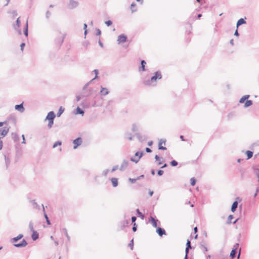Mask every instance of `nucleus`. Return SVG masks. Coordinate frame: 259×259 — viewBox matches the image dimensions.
Listing matches in <instances>:
<instances>
[{
  "mask_svg": "<svg viewBox=\"0 0 259 259\" xmlns=\"http://www.w3.org/2000/svg\"><path fill=\"white\" fill-rule=\"evenodd\" d=\"M118 168V165H115L113 167V168H112L111 171L112 172L115 171V170H116Z\"/></svg>",
  "mask_w": 259,
  "mask_h": 259,
  "instance_id": "nucleus-62",
  "label": "nucleus"
},
{
  "mask_svg": "<svg viewBox=\"0 0 259 259\" xmlns=\"http://www.w3.org/2000/svg\"><path fill=\"white\" fill-rule=\"evenodd\" d=\"M128 245L131 248V250L133 249V248H134V239H132L130 241Z\"/></svg>",
  "mask_w": 259,
  "mask_h": 259,
  "instance_id": "nucleus-47",
  "label": "nucleus"
},
{
  "mask_svg": "<svg viewBox=\"0 0 259 259\" xmlns=\"http://www.w3.org/2000/svg\"><path fill=\"white\" fill-rule=\"evenodd\" d=\"M186 248L191 249L192 246L191 245V241L189 239L187 240V243H186Z\"/></svg>",
  "mask_w": 259,
  "mask_h": 259,
  "instance_id": "nucleus-48",
  "label": "nucleus"
},
{
  "mask_svg": "<svg viewBox=\"0 0 259 259\" xmlns=\"http://www.w3.org/2000/svg\"><path fill=\"white\" fill-rule=\"evenodd\" d=\"M85 97H86L85 93H83L80 95H78L76 96V101L78 102L80 100H82Z\"/></svg>",
  "mask_w": 259,
  "mask_h": 259,
  "instance_id": "nucleus-33",
  "label": "nucleus"
},
{
  "mask_svg": "<svg viewBox=\"0 0 259 259\" xmlns=\"http://www.w3.org/2000/svg\"><path fill=\"white\" fill-rule=\"evenodd\" d=\"M109 169H106L104 170L103 171V172H102V175L103 176L106 177L107 175V174L109 172Z\"/></svg>",
  "mask_w": 259,
  "mask_h": 259,
  "instance_id": "nucleus-54",
  "label": "nucleus"
},
{
  "mask_svg": "<svg viewBox=\"0 0 259 259\" xmlns=\"http://www.w3.org/2000/svg\"><path fill=\"white\" fill-rule=\"evenodd\" d=\"M20 23H21V21L20 20V17H19L17 18L16 21V24H13V28L17 31L19 35L22 34V31H21V29H19V27L20 26Z\"/></svg>",
  "mask_w": 259,
  "mask_h": 259,
  "instance_id": "nucleus-3",
  "label": "nucleus"
},
{
  "mask_svg": "<svg viewBox=\"0 0 259 259\" xmlns=\"http://www.w3.org/2000/svg\"><path fill=\"white\" fill-rule=\"evenodd\" d=\"M80 105L84 108H88L90 107L91 104L90 101H88L86 97H85L82 99Z\"/></svg>",
  "mask_w": 259,
  "mask_h": 259,
  "instance_id": "nucleus-7",
  "label": "nucleus"
},
{
  "mask_svg": "<svg viewBox=\"0 0 259 259\" xmlns=\"http://www.w3.org/2000/svg\"><path fill=\"white\" fill-rule=\"evenodd\" d=\"M236 253L237 251L235 250V249H232L230 254V256L231 258V259H234L235 257Z\"/></svg>",
  "mask_w": 259,
  "mask_h": 259,
  "instance_id": "nucleus-34",
  "label": "nucleus"
},
{
  "mask_svg": "<svg viewBox=\"0 0 259 259\" xmlns=\"http://www.w3.org/2000/svg\"><path fill=\"white\" fill-rule=\"evenodd\" d=\"M113 187H116L118 185V179L116 178H112L110 179Z\"/></svg>",
  "mask_w": 259,
  "mask_h": 259,
  "instance_id": "nucleus-23",
  "label": "nucleus"
},
{
  "mask_svg": "<svg viewBox=\"0 0 259 259\" xmlns=\"http://www.w3.org/2000/svg\"><path fill=\"white\" fill-rule=\"evenodd\" d=\"M128 161L126 159H124L119 167V170L120 171H123L127 168V166L128 165Z\"/></svg>",
  "mask_w": 259,
  "mask_h": 259,
  "instance_id": "nucleus-12",
  "label": "nucleus"
},
{
  "mask_svg": "<svg viewBox=\"0 0 259 259\" xmlns=\"http://www.w3.org/2000/svg\"><path fill=\"white\" fill-rule=\"evenodd\" d=\"M63 231L65 235L67 237L68 241L69 242L70 240V236H69V235H68V234L67 233V229L66 228H64V229H63Z\"/></svg>",
  "mask_w": 259,
  "mask_h": 259,
  "instance_id": "nucleus-36",
  "label": "nucleus"
},
{
  "mask_svg": "<svg viewBox=\"0 0 259 259\" xmlns=\"http://www.w3.org/2000/svg\"><path fill=\"white\" fill-rule=\"evenodd\" d=\"M146 64V62L145 60H142L141 61V66L139 67V71H145L146 70L145 65Z\"/></svg>",
  "mask_w": 259,
  "mask_h": 259,
  "instance_id": "nucleus-22",
  "label": "nucleus"
},
{
  "mask_svg": "<svg viewBox=\"0 0 259 259\" xmlns=\"http://www.w3.org/2000/svg\"><path fill=\"white\" fill-rule=\"evenodd\" d=\"M12 135L13 139H14V141L15 142H16L19 140V137L16 134L12 133Z\"/></svg>",
  "mask_w": 259,
  "mask_h": 259,
  "instance_id": "nucleus-37",
  "label": "nucleus"
},
{
  "mask_svg": "<svg viewBox=\"0 0 259 259\" xmlns=\"http://www.w3.org/2000/svg\"><path fill=\"white\" fill-rule=\"evenodd\" d=\"M164 173V171L163 170H161V169H159L157 171V175L159 176H161Z\"/></svg>",
  "mask_w": 259,
  "mask_h": 259,
  "instance_id": "nucleus-60",
  "label": "nucleus"
},
{
  "mask_svg": "<svg viewBox=\"0 0 259 259\" xmlns=\"http://www.w3.org/2000/svg\"><path fill=\"white\" fill-rule=\"evenodd\" d=\"M6 167L8 168L10 164V159L9 153L4 154Z\"/></svg>",
  "mask_w": 259,
  "mask_h": 259,
  "instance_id": "nucleus-16",
  "label": "nucleus"
},
{
  "mask_svg": "<svg viewBox=\"0 0 259 259\" xmlns=\"http://www.w3.org/2000/svg\"><path fill=\"white\" fill-rule=\"evenodd\" d=\"M196 180L195 178L193 177L190 179V183L192 186H195L196 184Z\"/></svg>",
  "mask_w": 259,
  "mask_h": 259,
  "instance_id": "nucleus-44",
  "label": "nucleus"
},
{
  "mask_svg": "<svg viewBox=\"0 0 259 259\" xmlns=\"http://www.w3.org/2000/svg\"><path fill=\"white\" fill-rule=\"evenodd\" d=\"M39 237V234L36 231H33L31 235V238L33 241H35Z\"/></svg>",
  "mask_w": 259,
  "mask_h": 259,
  "instance_id": "nucleus-27",
  "label": "nucleus"
},
{
  "mask_svg": "<svg viewBox=\"0 0 259 259\" xmlns=\"http://www.w3.org/2000/svg\"><path fill=\"white\" fill-rule=\"evenodd\" d=\"M156 232L160 237H162L163 235L166 234L165 230L160 227H157Z\"/></svg>",
  "mask_w": 259,
  "mask_h": 259,
  "instance_id": "nucleus-15",
  "label": "nucleus"
},
{
  "mask_svg": "<svg viewBox=\"0 0 259 259\" xmlns=\"http://www.w3.org/2000/svg\"><path fill=\"white\" fill-rule=\"evenodd\" d=\"M195 12L192 13L191 16L188 19L187 23L190 25V28H192V24L193 22H194L196 19V16H194Z\"/></svg>",
  "mask_w": 259,
  "mask_h": 259,
  "instance_id": "nucleus-13",
  "label": "nucleus"
},
{
  "mask_svg": "<svg viewBox=\"0 0 259 259\" xmlns=\"http://www.w3.org/2000/svg\"><path fill=\"white\" fill-rule=\"evenodd\" d=\"M234 218V216L232 214H230L228 216L227 223V224H231L232 223L231 221Z\"/></svg>",
  "mask_w": 259,
  "mask_h": 259,
  "instance_id": "nucleus-41",
  "label": "nucleus"
},
{
  "mask_svg": "<svg viewBox=\"0 0 259 259\" xmlns=\"http://www.w3.org/2000/svg\"><path fill=\"white\" fill-rule=\"evenodd\" d=\"M246 23V21L244 19L240 18L237 22L236 27H237V28H238L239 26H240V25H241L242 24H245Z\"/></svg>",
  "mask_w": 259,
  "mask_h": 259,
  "instance_id": "nucleus-25",
  "label": "nucleus"
},
{
  "mask_svg": "<svg viewBox=\"0 0 259 259\" xmlns=\"http://www.w3.org/2000/svg\"><path fill=\"white\" fill-rule=\"evenodd\" d=\"M253 104V102L252 100H247V101L244 103V108H247Z\"/></svg>",
  "mask_w": 259,
  "mask_h": 259,
  "instance_id": "nucleus-31",
  "label": "nucleus"
},
{
  "mask_svg": "<svg viewBox=\"0 0 259 259\" xmlns=\"http://www.w3.org/2000/svg\"><path fill=\"white\" fill-rule=\"evenodd\" d=\"M249 97H250V95H244L240 98L239 102L240 103H245V101H246L247 100H248Z\"/></svg>",
  "mask_w": 259,
  "mask_h": 259,
  "instance_id": "nucleus-26",
  "label": "nucleus"
},
{
  "mask_svg": "<svg viewBox=\"0 0 259 259\" xmlns=\"http://www.w3.org/2000/svg\"><path fill=\"white\" fill-rule=\"evenodd\" d=\"M109 92L106 88L101 87L100 95L101 96H106L109 94Z\"/></svg>",
  "mask_w": 259,
  "mask_h": 259,
  "instance_id": "nucleus-20",
  "label": "nucleus"
},
{
  "mask_svg": "<svg viewBox=\"0 0 259 259\" xmlns=\"http://www.w3.org/2000/svg\"><path fill=\"white\" fill-rule=\"evenodd\" d=\"M245 154L247 157V159H249L252 157L253 152L250 150H247L245 152Z\"/></svg>",
  "mask_w": 259,
  "mask_h": 259,
  "instance_id": "nucleus-30",
  "label": "nucleus"
},
{
  "mask_svg": "<svg viewBox=\"0 0 259 259\" xmlns=\"http://www.w3.org/2000/svg\"><path fill=\"white\" fill-rule=\"evenodd\" d=\"M15 109L19 111L20 113H23L25 111V108L23 106V102L20 104L16 105L15 106Z\"/></svg>",
  "mask_w": 259,
  "mask_h": 259,
  "instance_id": "nucleus-14",
  "label": "nucleus"
},
{
  "mask_svg": "<svg viewBox=\"0 0 259 259\" xmlns=\"http://www.w3.org/2000/svg\"><path fill=\"white\" fill-rule=\"evenodd\" d=\"M93 92V89H90L88 91V93L87 94H85L86 97L90 95H91Z\"/></svg>",
  "mask_w": 259,
  "mask_h": 259,
  "instance_id": "nucleus-61",
  "label": "nucleus"
},
{
  "mask_svg": "<svg viewBox=\"0 0 259 259\" xmlns=\"http://www.w3.org/2000/svg\"><path fill=\"white\" fill-rule=\"evenodd\" d=\"M131 161L134 162L135 163H138L140 160V158H137V157H132L130 158Z\"/></svg>",
  "mask_w": 259,
  "mask_h": 259,
  "instance_id": "nucleus-38",
  "label": "nucleus"
},
{
  "mask_svg": "<svg viewBox=\"0 0 259 259\" xmlns=\"http://www.w3.org/2000/svg\"><path fill=\"white\" fill-rule=\"evenodd\" d=\"M92 81V80H91L90 81H89V82L87 83L82 88V90L83 91H85L87 89L89 84Z\"/></svg>",
  "mask_w": 259,
  "mask_h": 259,
  "instance_id": "nucleus-55",
  "label": "nucleus"
},
{
  "mask_svg": "<svg viewBox=\"0 0 259 259\" xmlns=\"http://www.w3.org/2000/svg\"><path fill=\"white\" fill-rule=\"evenodd\" d=\"M200 247L201 249H204V252H206L208 251V248L206 246H205V245H202L201 244V246H200Z\"/></svg>",
  "mask_w": 259,
  "mask_h": 259,
  "instance_id": "nucleus-59",
  "label": "nucleus"
},
{
  "mask_svg": "<svg viewBox=\"0 0 259 259\" xmlns=\"http://www.w3.org/2000/svg\"><path fill=\"white\" fill-rule=\"evenodd\" d=\"M64 108L62 106H60L58 113H57V116L60 117L61 114L64 112Z\"/></svg>",
  "mask_w": 259,
  "mask_h": 259,
  "instance_id": "nucleus-35",
  "label": "nucleus"
},
{
  "mask_svg": "<svg viewBox=\"0 0 259 259\" xmlns=\"http://www.w3.org/2000/svg\"><path fill=\"white\" fill-rule=\"evenodd\" d=\"M78 6V3L74 0H70L68 5L69 9H73L76 8Z\"/></svg>",
  "mask_w": 259,
  "mask_h": 259,
  "instance_id": "nucleus-8",
  "label": "nucleus"
},
{
  "mask_svg": "<svg viewBox=\"0 0 259 259\" xmlns=\"http://www.w3.org/2000/svg\"><path fill=\"white\" fill-rule=\"evenodd\" d=\"M136 213L138 217L140 218L142 220H144L145 218V215L143 214L139 208L136 209Z\"/></svg>",
  "mask_w": 259,
  "mask_h": 259,
  "instance_id": "nucleus-29",
  "label": "nucleus"
},
{
  "mask_svg": "<svg viewBox=\"0 0 259 259\" xmlns=\"http://www.w3.org/2000/svg\"><path fill=\"white\" fill-rule=\"evenodd\" d=\"M128 221L127 220H124V221L122 222V228H123L124 227L128 225Z\"/></svg>",
  "mask_w": 259,
  "mask_h": 259,
  "instance_id": "nucleus-52",
  "label": "nucleus"
},
{
  "mask_svg": "<svg viewBox=\"0 0 259 259\" xmlns=\"http://www.w3.org/2000/svg\"><path fill=\"white\" fill-rule=\"evenodd\" d=\"M16 155L20 156L22 154L21 150L19 149L17 146H16Z\"/></svg>",
  "mask_w": 259,
  "mask_h": 259,
  "instance_id": "nucleus-46",
  "label": "nucleus"
},
{
  "mask_svg": "<svg viewBox=\"0 0 259 259\" xmlns=\"http://www.w3.org/2000/svg\"><path fill=\"white\" fill-rule=\"evenodd\" d=\"M143 151H137L135 154V157H137V158H140V159L144 155Z\"/></svg>",
  "mask_w": 259,
  "mask_h": 259,
  "instance_id": "nucleus-32",
  "label": "nucleus"
},
{
  "mask_svg": "<svg viewBox=\"0 0 259 259\" xmlns=\"http://www.w3.org/2000/svg\"><path fill=\"white\" fill-rule=\"evenodd\" d=\"M23 236H24L23 234H20L17 237L11 238L10 242L12 243H14L13 245L16 247L21 248L25 247L28 244V243L24 239H23L20 243H16L19 240L21 239Z\"/></svg>",
  "mask_w": 259,
  "mask_h": 259,
  "instance_id": "nucleus-2",
  "label": "nucleus"
},
{
  "mask_svg": "<svg viewBox=\"0 0 259 259\" xmlns=\"http://www.w3.org/2000/svg\"><path fill=\"white\" fill-rule=\"evenodd\" d=\"M51 16V13L49 11H47L46 13V17L47 19H49Z\"/></svg>",
  "mask_w": 259,
  "mask_h": 259,
  "instance_id": "nucleus-53",
  "label": "nucleus"
},
{
  "mask_svg": "<svg viewBox=\"0 0 259 259\" xmlns=\"http://www.w3.org/2000/svg\"><path fill=\"white\" fill-rule=\"evenodd\" d=\"M124 137L125 139H128L130 141H132L133 139V136L132 135V134L130 132H126L124 134Z\"/></svg>",
  "mask_w": 259,
  "mask_h": 259,
  "instance_id": "nucleus-28",
  "label": "nucleus"
},
{
  "mask_svg": "<svg viewBox=\"0 0 259 259\" xmlns=\"http://www.w3.org/2000/svg\"><path fill=\"white\" fill-rule=\"evenodd\" d=\"M29 202L31 204L33 209H36L38 210H40V206L37 204V203L35 201V200L29 199Z\"/></svg>",
  "mask_w": 259,
  "mask_h": 259,
  "instance_id": "nucleus-11",
  "label": "nucleus"
},
{
  "mask_svg": "<svg viewBox=\"0 0 259 259\" xmlns=\"http://www.w3.org/2000/svg\"><path fill=\"white\" fill-rule=\"evenodd\" d=\"M29 228L30 230L32 232L35 231L33 228V224L32 222H30L29 223Z\"/></svg>",
  "mask_w": 259,
  "mask_h": 259,
  "instance_id": "nucleus-50",
  "label": "nucleus"
},
{
  "mask_svg": "<svg viewBox=\"0 0 259 259\" xmlns=\"http://www.w3.org/2000/svg\"><path fill=\"white\" fill-rule=\"evenodd\" d=\"M170 164L172 166H176L178 165V162L175 160H172L170 162Z\"/></svg>",
  "mask_w": 259,
  "mask_h": 259,
  "instance_id": "nucleus-43",
  "label": "nucleus"
},
{
  "mask_svg": "<svg viewBox=\"0 0 259 259\" xmlns=\"http://www.w3.org/2000/svg\"><path fill=\"white\" fill-rule=\"evenodd\" d=\"M158 149L161 150H166V148L165 147L162 146V142H159L158 143Z\"/></svg>",
  "mask_w": 259,
  "mask_h": 259,
  "instance_id": "nucleus-40",
  "label": "nucleus"
},
{
  "mask_svg": "<svg viewBox=\"0 0 259 259\" xmlns=\"http://www.w3.org/2000/svg\"><path fill=\"white\" fill-rule=\"evenodd\" d=\"M127 40V37L124 34H121L118 36L117 41L118 44L124 43Z\"/></svg>",
  "mask_w": 259,
  "mask_h": 259,
  "instance_id": "nucleus-5",
  "label": "nucleus"
},
{
  "mask_svg": "<svg viewBox=\"0 0 259 259\" xmlns=\"http://www.w3.org/2000/svg\"><path fill=\"white\" fill-rule=\"evenodd\" d=\"M9 131V128L4 127L3 129H0V135L2 136L3 137L6 136Z\"/></svg>",
  "mask_w": 259,
  "mask_h": 259,
  "instance_id": "nucleus-17",
  "label": "nucleus"
},
{
  "mask_svg": "<svg viewBox=\"0 0 259 259\" xmlns=\"http://www.w3.org/2000/svg\"><path fill=\"white\" fill-rule=\"evenodd\" d=\"M93 72H94V73L96 74V75H95V77L93 79H92V81H93V80L95 79H97V78L98 77V73H99V71H98V69H95V70L93 71Z\"/></svg>",
  "mask_w": 259,
  "mask_h": 259,
  "instance_id": "nucleus-51",
  "label": "nucleus"
},
{
  "mask_svg": "<svg viewBox=\"0 0 259 259\" xmlns=\"http://www.w3.org/2000/svg\"><path fill=\"white\" fill-rule=\"evenodd\" d=\"M53 124H54V121H51V120L49 121V123H48V125L49 128H51L52 127Z\"/></svg>",
  "mask_w": 259,
  "mask_h": 259,
  "instance_id": "nucleus-64",
  "label": "nucleus"
},
{
  "mask_svg": "<svg viewBox=\"0 0 259 259\" xmlns=\"http://www.w3.org/2000/svg\"><path fill=\"white\" fill-rule=\"evenodd\" d=\"M41 207H42V211L44 212V217L46 220V222L47 223L48 225H51V222L49 219V217L48 216V215L47 214L46 211H45V207H44V205L43 204H41Z\"/></svg>",
  "mask_w": 259,
  "mask_h": 259,
  "instance_id": "nucleus-19",
  "label": "nucleus"
},
{
  "mask_svg": "<svg viewBox=\"0 0 259 259\" xmlns=\"http://www.w3.org/2000/svg\"><path fill=\"white\" fill-rule=\"evenodd\" d=\"M162 78V74L160 71H157L154 73L153 75L150 78L144 81L143 83L147 86H155L157 79Z\"/></svg>",
  "mask_w": 259,
  "mask_h": 259,
  "instance_id": "nucleus-1",
  "label": "nucleus"
},
{
  "mask_svg": "<svg viewBox=\"0 0 259 259\" xmlns=\"http://www.w3.org/2000/svg\"><path fill=\"white\" fill-rule=\"evenodd\" d=\"M74 113L75 115L80 114L82 116H83L84 114V111L83 109H82L81 108L78 106L74 111Z\"/></svg>",
  "mask_w": 259,
  "mask_h": 259,
  "instance_id": "nucleus-18",
  "label": "nucleus"
},
{
  "mask_svg": "<svg viewBox=\"0 0 259 259\" xmlns=\"http://www.w3.org/2000/svg\"><path fill=\"white\" fill-rule=\"evenodd\" d=\"M23 32L26 37H27L28 35V21H26V23L25 25L24 29H23Z\"/></svg>",
  "mask_w": 259,
  "mask_h": 259,
  "instance_id": "nucleus-24",
  "label": "nucleus"
},
{
  "mask_svg": "<svg viewBox=\"0 0 259 259\" xmlns=\"http://www.w3.org/2000/svg\"><path fill=\"white\" fill-rule=\"evenodd\" d=\"M136 136L138 138V140L141 142L146 140L147 139L145 136H142L139 133H136Z\"/></svg>",
  "mask_w": 259,
  "mask_h": 259,
  "instance_id": "nucleus-21",
  "label": "nucleus"
},
{
  "mask_svg": "<svg viewBox=\"0 0 259 259\" xmlns=\"http://www.w3.org/2000/svg\"><path fill=\"white\" fill-rule=\"evenodd\" d=\"M128 181L130 182H131V183L133 184V183H135L137 181V180H136V179L129 178Z\"/></svg>",
  "mask_w": 259,
  "mask_h": 259,
  "instance_id": "nucleus-63",
  "label": "nucleus"
},
{
  "mask_svg": "<svg viewBox=\"0 0 259 259\" xmlns=\"http://www.w3.org/2000/svg\"><path fill=\"white\" fill-rule=\"evenodd\" d=\"M149 223H150L152 226L155 227V228H156L158 227H157V223H160V222H159V221L156 219H155L154 218H153V217L152 216H150L149 219Z\"/></svg>",
  "mask_w": 259,
  "mask_h": 259,
  "instance_id": "nucleus-10",
  "label": "nucleus"
},
{
  "mask_svg": "<svg viewBox=\"0 0 259 259\" xmlns=\"http://www.w3.org/2000/svg\"><path fill=\"white\" fill-rule=\"evenodd\" d=\"M132 230H133V232H134L137 230V225L136 223L133 224Z\"/></svg>",
  "mask_w": 259,
  "mask_h": 259,
  "instance_id": "nucleus-58",
  "label": "nucleus"
},
{
  "mask_svg": "<svg viewBox=\"0 0 259 259\" xmlns=\"http://www.w3.org/2000/svg\"><path fill=\"white\" fill-rule=\"evenodd\" d=\"M55 117L56 115L54 111H50L48 113V115L45 118V120L54 121Z\"/></svg>",
  "mask_w": 259,
  "mask_h": 259,
  "instance_id": "nucleus-9",
  "label": "nucleus"
},
{
  "mask_svg": "<svg viewBox=\"0 0 259 259\" xmlns=\"http://www.w3.org/2000/svg\"><path fill=\"white\" fill-rule=\"evenodd\" d=\"M132 130L133 132H136L138 131V127L136 124H133Z\"/></svg>",
  "mask_w": 259,
  "mask_h": 259,
  "instance_id": "nucleus-49",
  "label": "nucleus"
},
{
  "mask_svg": "<svg viewBox=\"0 0 259 259\" xmlns=\"http://www.w3.org/2000/svg\"><path fill=\"white\" fill-rule=\"evenodd\" d=\"M241 201V199L240 197H237L236 198L235 201L233 202L231 206V210L232 212H234L235 211H236L238 205V203Z\"/></svg>",
  "mask_w": 259,
  "mask_h": 259,
  "instance_id": "nucleus-4",
  "label": "nucleus"
},
{
  "mask_svg": "<svg viewBox=\"0 0 259 259\" xmlns=\"http://www.w3.org/2000/svg\"><path fill=\"white\" fill-rule=\"evenodd\" d=\"M62 145V142L60 141H58L57 142H56L53 145V148H55L56 147H57V146H61Z\"/></svg>",
  "mask_w": 259,
  "mask_h": 259,
  "instance_id": "nucleus-42",
  "label": "nucleus"
},
{
  "mask_svg": "<svg viewBox=\"0 0 259 259\" xmlns=\"http://www.w3.org/2000/svg\"><path fill=\"white\" fill-rule=\"evenodd\" d=\"M154 158L156 161H159L158 165H161L162 163V162L160 161V159H163L162 157L160 158L158 155H156Z\"/></svg>",
  "mask_w": 259,
  "mask_h": 259,
  "instance_id": "nucleus-39",
  "label": "nucleus"
},
{
  "mask_svg": "<svg viewBox=\"0 0 259 259\" xmlns=\"http://www.w3.org/2000/svg\"><path fill=\"white\" fill-rule=\"evenodd\" d=\"M82 142V138L81 137H78L73 141L74 144L73 149H76L78 146L80 145Z\"/></svg>",
  "mask_w": 259,
  "mask_h": 259,
  "instance_id": "nucleus-6",
  "label": "nucleus"
},
{
  "mask_svg": "<svg viewBox=\"0 0 259 259\" xmlns=\"http://www.w3.org/2000/svg\"><path fill=\"white\" fill-rule=\"evenodd\" d=\"M189 248H186L185 249V257L184 258H188V254H189Z\"/></svg>",
  "mask_w": 259,
  "mask_h": 259,
  "instance_id": "nucleus-56",
  "label": "nucleus"
},
{
  "mask_svg": "<svg viewBox=\"0 0 259 259\" xmlns=\"http://www.w3.org/2000/svg\"><path fill=\"white\" fill-rule=\"evenodd\" d=\"M136 6V4L135 3H133L131 5V9L132 13H134L137 11L136 9H134V8H135Z\"/></svg>",
  "mask_w": 259,
  "mask_h": 259,
  "instance_id": "nucleus-45",
  "label": "nucleus"
},
{
  "mask_svg": "<svg viewBox=\"0 0 259 259\" xmlns=\"http://www.w3.org/2000/svg\"><path fill=\"white\" fill-rule=\"evenodd\" d=\"M105 23L107 26H110L112 24V21L111 20H107L105 21Z\"/></svg>",
  "mask_w": 259,
  "mask_h": 259,
  "instance_id": "nucleus-57",
  "label": "nucleus"
}]
</instances>
